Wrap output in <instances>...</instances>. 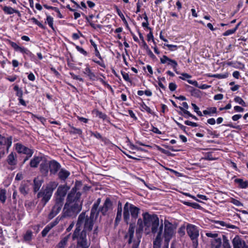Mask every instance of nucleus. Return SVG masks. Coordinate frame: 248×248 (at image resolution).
<instances>
[{"mask_svg":"<svg viewBox=\"0 0 248 248\" xmlns=\"http://www.w3.org/2000/svg\"><path fill=\"white\" fill-rule=\"evenodd\" d=\"M142 216L145 227V231L147 234H149L150 232L155 234L159 231L160 225L159 218L156 215L145 213L142 214Z\"/></svg>","mask_w":248,"mask_h":248,"instance_id":"nucleus-1","label":"nucleus"},{"mask_svg":"<svg viewBox=\"0 0 248 248\" xmlns=\"http://www.w3.org/2000/svg\"><path fill=\"white\" fill-rule=\"evenodd\" d=\"M58 183L56 181H50L46 185L45 188H42L37 193V198L40 199V203L43 207L45 206L46 203L50 200L54 190L58 186Z\"/></svg>","mask_w":248,"mask_h":248,"instance_id":"nucleus-2","label":"nucleus"},{"mask_svg":"<svg viewBox=\"0 0 248 248\" xmlns=\"http://www.w3.org/2000/svg\"><path fill=\"white\" fill-rule=\"evenodd\" d=\"M94 222L86 215V212L81 213L78 218L76 223V229L74 232V237L76 236L77 233L80 232L81 229L83 228L82 231L85 232L91 231L93 229Z\"/></svg>","mask_w":248,"mask_h":248,"instance_id":"nucleus-3","label":"nucleus"},{"mask_svg":"<svg viewBox=\"0 0 248 248\" xmlns=\"http://www.w3.org/2000/svg\"><path fill=\"white\" fill-rule=\"evenodd\" d=\"M140 209L135 205L126 202L124 207V222L128 224L130 220L131 215L132 221L134 222L139 216Z\"/></svg>","mask_w":248,"mask_h":248,"instance_id":"nucleus-4","label":"nucleus"},{"mask_svg":"<svg viewBox=\"0 0 248 248\" xmlns=\"http://www.w3.org/2000/svg\"><path fill=\"white\" fill-rule=\"evenodd\" d=\"M82 206L65 202L62 211V217H75L81 211Z\"/></svg>","mask_w":248,"mask_h":248,"instance_id":"nucleus-5","label":"nucleus"},{"mask_svg":"<svg viewBox=\"0 0 248 248\" xmlns=\"http://www.w3.org/2000/svg\"><path fill=\"white\" fill-rule=\"evenodd\" d=\"M81 194L79 191H77L76 186L72 188L70 192L68 194L66 202L78 205L82 207V200H81Z\"/></svg>","mask_w":248,"mask_h":248,"instance_id":"nucleus-6","label":"nucleus"},{"mask_svg":"<svg viewBox=\"0 0 248 248\" xmlns=\"http://www.w3.org/2000/svg\"><path fill=\"white\" fill-rule=\"evenodd\" d=\"M186 232L192 241L193 248H197L198 246V237L199 236V230L198 228L191 224H187Z\"/></svg>","mask_w":248,"mask_h":248,"instance_id":"nucleus-7","label":"nucleus"},{"mask_svg":"<svg viewBox=\"0 0 248 248\" xmlns=\"http://www.w3.org/2000/svg\"><path fill=\"white\" fill-rule=\"evenodd\" d=\"M74 233L72 235V239L73 240H77V247L81 248H88L90 246V241L87 239V232L82 231L78 232L76 234V236L74 237Z\"/></svg>","mask_w":248,"mask_h":248,"instance_id":"nucleus-8","label":"nucleus"},{"mask_svg":"<svg viewBox=\"0 0 248 248\" xmlns=\"http://www.w3.org/2000/svg\"><path fill=\"white\" fill-rule=\"evenodd\" d=\"M175 227L168 220H165L164 221V243L169 245L170 239L175 234Z\"/></svg>","mask_w":248,"mask_h":248,"instance_id":"nucleus-9","label":"nucleus"},{"mask_svg":"<svg viewBox=\"0 0 248 248\" xmlns=\"http://www.w3.org/2000/svg\"><path fill=\"white\" fill-rule=\"evenodd\" d=\"M222 237V244L220 238H216V239H211L210 241L211 248H231L227 237L224 235H223Z\"/></svg>","mask_w":248,"mask_h":248,"instance_id":"nucleus-10","label":"nucleus"},{"mask_svg":"<svg viewBox=\"0 0 248 248\" xmlns=\"http://www.w3.org/2000/svg\"><path fill=\"white\" fill-rule=\"evenodd\" d=\"M69 189V186L66 185L59 186L55 193L54 200L64 202L65 196Z\"/></svg>","mask_w":248,"mask_h":248,"instance_id":"nucleus-11","label":"nucleus"},{"mask_svg":"<svg viewBox=\"0 0 248 248\" xmlns=\"http://www.w3.org/2000/svg\"><path fill=\"white\" fill-rule=\"evenodd\" d=\"M64 202L54 200V204L48 215V218L50 220L57 215L63 206Z\"/></svg>","mask_w":248,"mask_h":248,"instance_id":"nucleus-12","label":"nucleus"},{"mask_svg":"<svg viewBox=\"0 0 248 248\" xmlns=\"http://www.w3.org/2000/svg\"><path fill=\"white\" fill-rule=\"evenodd\" d=\"M6 162L10 166L8 169L13 170L16 169L17 164V155L16 153L11 152L7 156Z\"/></svg>","mask_w":248,"mask_h":248,"instance_id":"nucleus-13","label":"nucleus"},{"mask_svg":"<svg viewBox=\"0 0 248 248\" xmlns=\"http://www.w3.org/2000/svg\"><path fill=\"white\" fill-rule=\"evenodd\" d=\"M160 62L162 64L167 63L168 65H170L172 67L176 74H179V72L177 70L178 63L175 60L171 59L166 55H163L160 58Z\"/></svg>","mask_w":248,"mask_h":248,"instance_id":"nucleus-14","label":"nucleus"},{"mask_svg":"<svg viewBox=\"0 0 248 248\" xmlns=\"http://www.w3.org/2000/svg\"><path fill=\"white\" fill-rule=\"evenodd\" d=\"M12 143V138L11 137L6 138L0 134V149L6 147V153L9 152V149Z\"/></svg>","mask_w":248,"mask_h":248,"instance_id":"nucleus-15","label":"nucleus"},{"mask_svg":"<svg viewBox=\"0 0 248 248\" xmlns=\"http://www.w3.org/2000/svg\"><path fill=\"white\" fill-rule=\"evenodd\" d=\"M16 150L18 153L26 154L29 157H31L33 154L32 150L19 143L16 144Z\"/></svg>","mask_w":248,"mask_h":248,"instance_id":"nucleus-16","label":"nucleus"},{"mask_svg":"<svg viewBox=\"0 0 248 248\" xmlns=\"http://www.w3.org/2000/svg\"><path fill=\"white\" fill-rule=\"evenodd\" d=\"M163 224L161 223L159 227V231L158 232L156 237L153 242V248H160L162 238L161 235L163 231Z\"/></svg>","mask_w":248,"mask_h":248,"instance_id":"nucleus-17","label":"nucleus"},{"mask_svg":"<svg viewBox=\"0 0 248 248\" xmlns=\"http://www.w3.org/2000/svg\"><path fill=\"white\" fill-rule=\"evenodd\" d=\"M61 165L56 161L53 160L49 161V170L50 174H55L60 169Z\"/></svg>","mask_w":248,"mask_h":248,"instance_id":"nucleus-18","label":"nucleus"},{"mask_svg":"<svg viewBox=\"0 0 248 248\" xmlns=\"http://www.w3.org/2000/svg\"><path fill=\"white\" fill-rule=\"evenodd\" d=\"M112 202L109 198H107L102 207L100 209V212L103 215H105L108 211L111 209Z\"/></svg>","mask_w":248,"mask_h":248,"instance_id":"nucleus-19","label":"nucleus"},{"mask_svg":"<svg viewBox=\"0 0 248 248\" xmlns=\"http://www.w3.org/2000/svg\"><path fill=\"white\" fill-rule=\"evenodd\" d=\"M40 170L43 175H47L49 171V161L46 159L42 160L40 164Z\"/></svg>","mask_w":248,"mask_h":248,"instance_id":"nucleus-20","label":"nucleus"},{"mask_svg":"<svg viewBox=\"0 0 248 248\" xmlns=\"http://www.w3.org/2000/svg\"><path fill=\"white\" fill-rule=\"evenodd\" d=\"M213 222L216 225V227L217 228H223L224 227H226L227 228L230 229H236V226L231 225L229 223H227L226 222L221 220H214Z\"/></svg>","mask_w":248,"mask_h":248,"instance_id":"nucleus-21","label":"nucleus"},{"mask_svg":"<svg viewBox=\"0 0 248 248\" xmlns=\"http://www.w3.org/2000/svg\"><path fill=\"white\" fill-rule=\"evenodd\" d=\"M44 181L39 177H35L33 180V191L37 192L40 188Z\"/></svg>","mask_w":248,"mask_h":248,"instance_id":"nucleus-22","label":"nucleus"},{"mask_svg":"<svg viewBox=\"0 0 248 248\" xmlns=\"http://www.w3.org/2000/svg\"><path fill=\"white\" fill-rule=\"evenodd\" d=\"M245 242L241 240L238 236H235L232 240L233 248H241Z\"/></svg>","mask_w":248,"mask_h":248,"instance_id":"nucleus-23","label":"nucleus"},{"mask_svg":"<svg viewBox=\"0 0 248 248\" xmlns=\"http://www.w3.org/2000/svg\"><path fill=\"white\" fill-rule=\"evenodd\" d=\"M100 209L98 210V207L93 205L91 211L90 218L94 222L98 216Z\"/></svg>","mask_w":248,"mask_h":248,"instance_id":"nucleus-24","label":"nucleus"},{"mask_svg":"<svg viewBox=\"0 0 248 248\" xmlns=\"http://www.w3.org/2000/svg\"><path fill=\"white\" fill-rule=\"evenodd\" d=\"M43 160V157L42 156H34V157L31 159L30 165L32 168H37L38 164Z\"/></svg>","mask_w":248,"mask_h":248,"instance_id":"nucleus-25","label":"nucleus"},{"mask_svg":"<svg viewBox=\"0 0 248 248\" xmlns=\"http://www.w3.org/2000/svg\"><path fill=\"white\" fill-rule=\"evenodd\" d=\"M2 10L5 14L8 15H11L13 13H16L19 16H21L20 12L18 10H16L11 7L5 6L2 8Z\"/></svg>","mask_w":248,"mask_h":248,"instance_id":"nucleus-26","label":"nucleus"},{"mask_svg":"<svg viewBox=\"0 0 248 248\" xmlns=\"http://www.w3.org/2000/svg\"><path fill=\"white\" fill-rule=\"evenodd\" d=\"M70 172L68 170L62 169L58 173V176L62 181H65L70 175Z\"/></svg>","mask_w":248,"mask_h":248,"instance_id":"nucleus-27","label":"nucleus"},{"mask_svg":"<svg viewBox=\"0 0 248 248\" xmlns=\"http://www.w3.org/2000/svg\"><path fill=\"white\" fill-rule=\"evenodd\" d=\"M135 231V225L133 223H130L129 225V227L128 231L127 234L125 235L126 237L127 235L129 236V238L128 240V243L130 244L132 241V239L134 236V233Z\"/></svg>","mask_w":248,"mask_h":248,"instance_id":"nucleus-28","label":"nucleus"},{"mask_svg":"<svg viewBox=\"0 0 248 248\" xmlns=\"http://www.w3.org/2000/svg\"><path fill=\"white\" fill-rule=\"evenodd\" d=\"M19 190L21 194L24 196L27 195L29 192L28 185L27 183H22L19 186Z\"/></svg>","mask_w":248,"mask_h":248,"instance_id":"nucleus-29","label":"nucleus"},{"mask_svg":"<svg viewBox=\"0 0 248 248\" xmlns=\"http://www.w3.org/2000/svg\"><path fill=\"white\" fill-rule=\"evenodd\" d=\"M70 234H68L64 237L60 242L57 244L56 247L57 248H63L66 245L67 242L69 240Z\"/></svg>","mask_w":248,"mask_h":248,"instance_id":"nucleus-30","label":"nucleus"},{"mask_svg":"<svg viewBox=\"0 0 248 248\" xmlns=\"http://www.w3.org/2000/svg\"><path fill=\"white\" fill-rule=\"evenodd\" d=\"M234 182L239 184V186L241 188H246L248 187V181H244L242 179L237 178L234 180Z\"/></svg>","mask_w":248,"mask_h":248,"instance_id":"nucleus-31","label":"nucleus"},{"mask_svg":"<svg viewBox=\"0 0 248 248\" xmlns=\"http://www.w3.org/2000/svg\"><path fill=\"white\" fill-rule=\"evenodd\" d=\"M122 208L121 204L120 203L118 204V207L117 209V215L115 218V223H118L122 218Z\"/></svg>","mask_w":248,"mask_h":248,"instance_id":"nucleus-32","label":"nucleus"},{"mask_svg":"<svg viewBox=\"0 0 248 248\" xmlns=\"http://www.w3.org/2000/svg\"><path fill=\"white\" fill-rule=\"evenodd\" d=\"M217 113V108L216 107H210L207 108V109L203 111L204 115H211L212 114Z\"/></svg>","mask_w":248,"mask_h":248,"instance_id":"nucleus-33","label":"nucleus"},{"mask_svg":"<svg viewBox=\"0 0 248 248\" xmlns=\"http://www.w3.org/2000/svg\"><path fill=\"white\" fill-rule=\"evenodd\" d=\"M6 190L5 189H0V201L2 203H4L6 200Z\"/></svg>","mask_w":248,"mask_h":248,"instance_id":"nucleus-34","label":"nucleus"},{"mask_svg":"<svg viewBox=\"0 0 248 248\" xmlns=\"http://www.w3.org/2000/svg\"><path fill=\"white\" fill-rule=\"evenodd\" d=\"M138 225H139L138 228L136 230V233H140L143 231V225L142 223V220L141 218H139L138 220Z\"/></svg>","mask_w":248,"mask_h":248,"instance_id":"nucleus-35","label":"nucleus"},{"mask_svg":"<svg viewBox=\"0 0 248 248\" xmlns=\"http://www.w3.org/2000/svg\"><path fill=\"white\" fill-rule=\"evenodd\" d=\"M69 131L70 134L78 135H81L82 134V130L80 129L77 128L73 126H70V129Z\"/></svg>","mask_w":248,"mask_h":248,"instance_id":"nucleus-36","label":"nucleus"},{"mask_svg":"<svg viewBox=\"0 0 248 248\" xmlns=\"http://www.w3.org/2000/svg\"><path fill=\"white\" fill-rule=\"evenodd\" d=\"M179 108L182 110L183 111V113L187 115H188V116L189 117H191V118H192L193 119H194V120H198V118L193 115V114H192L191 113H190L189 111H188V110H186V109H185L184 108L182 107H179Z\"/></svg>","mask_w":248,"mask_h":248,"instance_id":"nucleus-37","label":"nucleus"},{"mask_svg":"<svg viewBox=\"0 0 248 248\" xmlns=\"http://www.w3.org/2000/svg\"><path fill=\"white\" fill-rule=\"evenodd\" d=\"M64 217H62V215L61 217L59 216L56 218V219L48 225L51 227V228H53L54 226H55L56 225L58 224L60 220L63 218Z\"/></svg>","mask_w":248,"mask_h":248,"instance_id":"nucleus-38","label":"nucleus"},{"mask_svg":"<svg viewBox=\"0 0 248 248\" xmlns=\"http://www.w3.org/2000/svg\"><path fill=\"white\" fill-rule=\"evenodd\" d=\"M9 44L11 45V46L16 50V51H18L21 52V50L23 48V47L19 46L18 45L16 44V43L10 41Z\"/></svg>","mask_w":248,"mask_h":248,"instance_id":"nucleus-39","label":"nucleus"},{"mask_svg":"<svg viewBox=\"0 0 248 248\" xmlns=\"http://www.w3.org/2000/svg\"><path fill=\"white\" fill-rule=\"evenodd\" d=\"M234 100L235 102L238 103L239 104L242 105L243 107H246V104L245 101L239 96H236Z\"/></svg>","mask_w":248,"mask_h":248,"instance_id":"nucleus-40","label":"nucleus"},{"mask_svg":"<svg viewBox=\"0 0 248 248\" xmlns=\"http://www.w3.org/2000/svg\"><path fill=\"white\" fill-rule=\"evenodd\" d=\"M140 106L141 107L142 110L144 109L150 114H153L154 113L151 109L148 107L144 102H142Z\"/></svg>","mask_w":248,"mask_h":248,"instance_id":"nucleus-41","label":"nucleus"},{"mask_svg":"<svg viewBox=\"0 0 248 248\" xmlns=\"http://www.w3.org/2000/svg\"><path fill=\"white\" fill-rule=\"evenodd\" d=\"M20 52L26 54L30 58H32L34 56V55L29 49L24 47H23V48Z\"/></svg>","mask_w":248,"mask_h":248,"instance_id":"nucleus-42","label":"nucleus"},{"mask_svg":"<svg viewBox=\"0 0 248 248\" xmlns=\"http://www.w3.org/2000/svg\"><path fill=\"white\" fill-rule=\"evenodd\" d=\"M84 73L88 76V77L91 78H93L95 77L94 74L92 72L90 69L87 67L85 69Z\"/></svg>","mask_w":248,"mask_h":248,"instance_id":"nucleus-43","label":"nucleus"},{"mask_svg":"<svg viewBox=\"0 0 248 248\" xmlns=\"http://www.w3.org/2000/svg\"><path fill=\"white\" fill-rule=\"evenodd\" d=\"M51 229V227L47 225L42 231V236L43 237H45Z\"/></svg>","mask_w":248,"mask_h":248,"instance_id":"nucleus-44","label":"nucleus"},{"mask_svg":"<svg viewBox=\"0 0 248 248\" xmlns=\"http://www.w3.org/2000/svg\"><path fill=\"white\" fill-rule=\"evenodd\" d=\"M46 22L48 24L49 26L52 29L54 30L53 27V18L50 16H47L46 17Z\"/></svg>","mask_w":248,"mask_h":248,"instance_id":"nucleus-45","label":"nucleus"},{"mask_svg":"<svg viewBox=\"0 0 248 248\" xmlns=\"http://www.w3.org/2000/svg\"><path fill=\"white\" fill-rule=\"evenodd\" d=\"M206 236L212 238V239H216V238H219L218 237V233L212 232H207L205 233Z\"/></svg>","mask_w":248,"mask_h":248,"instance_id":"nucleus-46","label":"nucleus"},{"mask_svg":"<svg viewBox=\"0 0 248 248\" xmlns=\"http://www.w3.org/2000/svg\"><path fill=\"white\" fill-rule=\"evenodd\" d=\"M32 232L31 231H27L24 236L25 241H30L31 239Z\"/></svg>","mask_w":248,"mask_h":248,"instance_id":"nucleus-47","label":"nucleus"},{"mask_svg":"<svg viewBox=\"0 0 248 248\" xmlns=\"http://www.w3.org/2000/svg\"><path fill=\"white\" fill-rule=\"evenodd\" d=\"M192 106L193 107V108L194 109V110L195 112H196V113L200 116H202V113L201 111L199 110V108L194 103L191 104Z\"/></svg>","mask_w":248,"mask_h":248,"instance_id":"nucleus-48","label":"nucleus"},{"mask_svg":"<svg viewBox=\"0 0 248 248\" xmlns=\"http://www.w3.org/2000/svg\"><path fill=\"white\" fill-rule=\"evenodd\" d=\"M96 115L103 120H105L107 118V115L105 113L98 110L96 111Z\"/></svg>","mask_w":248,"mask_h":248,"instance_id":"nucleus-49","label":"nucleus"},{"mask_svg":"<svg viewBox=\"0 0 248 248\" xmlns=\"http://www.w3.org/2000/svg\"><path fill=\"white\" fill-rule=\"evenodd\" d=\"M31 20L36 25H37L40 28L44 29L45 28L44 26L39 21H38L35 18L32 17Z\"/></svg>","mask_w":248,"mask_h":248,"instance_id":"nucleus-50","label":"nucleus"},{"mask_svg":"<svg viewBox=\"0 0 248 248\" xmlns=\"http://www.w3.org/2000/svg\"><path fill=\"white\" fill-rule=\"evenodd\" d=\"M122 75L123 78L125 81H126L127 82H131L128 73L124 72H122Z\"/></svg>","mask_w":248,"mask_h":248,"instance_id":"nucleus-51","label":"nucleus"},{"mask_svg":"<svg viewBox=\"0 0 248 248\" xmlns=\"http://www.w3.org/2000/svg\"><path fill=\"white\" fill-rule=\"evenodd\" d=\"M231 202L237 206H242L243 204L238 200L232 198Z\"/></svg>","mask_w":248,"mask_h":248,"instance_id":"nucleus-52","label":"nucleus"},{"mask_svg":"<svg viewBox=\"0 0 248 248\" xmlns=\"http://www.w3.org/2000/svg\"><path fill=\"white\" fill-rule=\"evenodd\" d=\"M76 47V49H77V50L78 51H79L80 53H81L84 56L87 55L88 53H87V51H86L83 48L80 47L78 46H77Z\"/></svg>","mask_w":248,"mask_h":248,"instance_id":"nucleus-53","label":"nucleus"},{"mask_svg":"<svg viewBox=\"0 0 248 248\" xmlns=\"http://www.w3.org/2000/svg\"><path fill=\"white\" fill-rule=\"evenodd\" d=\"M185 124L186 125H190L192 127H197L198 126V124L194 123V122H192L188 121V120L185 121Z\"/></svg>","mask_w":248,"mask_h":248,"instance_id":"nucleus-54","label":"nucleus"},{"mask_svg":"<svg viewBox=\"0 0 248 248\" xmlns=\"http://www.w3.org/2000/svg\"><path fill=\"white\" fill-rule=\"evenodd\" d=\"M174 122L175 123L178 125V126L186 133H187L186 129L187 128L186 126L183 125V124L179 123L178 122H177L176 120H174Z\"/></svg>","mask_w":248,"mask_h":248,"instance_id":"nucleus-55","label":"nucleus"},{"mask_svg":"<svg viewBox=\"0 0 248 248\" xmlns=\"http://www.w3.org/2000/svg\"><path fill=\"white\" fill-rule=\"evenodd\" d=\"M117 14L121 18V19H122V20L125 22L126 23V19L124 16V15H123V14L122 13V12L121 11V10L117 8Z\"/></svg>","mask_w":248,"mask_h":248,"instance_id":"nucleus-56","label":"nucleus"},{"mask_svg":"<svg viewBox=\"0 0 248 248\" xmlns=\"http://www.w3.org/2000/svg\"><path fill=\"white\" fill-rule=\"evenodd\" d=\"M169 89L171 91H174L176 90L177 88V85L175 83L171 82L170 83L169 86Z\"/></svg>","mask_w":248,"mask_h":248,"instance_id":"nucleus-57","label":"nucleus"},{"mask_svg":"<svg viewBox=\"0 0 248 248\" xmlns=\"http://www.w3.org/2000/svg\"><path fill=\"white\" fill-rule=\"evenodd\" d=\"M204 159L206 160H215V158L213 157L211 153H208L205 156Z\"/></svg>","mask_w":248,"mask_h":248,"instance_id":"nucleus-58","label":"nucleus"},{"mask_svg":"<svg viewBox=\"0 0 248 248\" xmlns=\"http://www.w3.org/2000/svg\"><path fill=\"white\" fill-rule=\"evenodd\" d=\"M235 32V31L232 29L227 30V31H226L225 32L223 33V35L224 36H228V35H230L231 34L234 33Z\"/></svg>","mask_w":248,"mask_h":248,"instance_id":"nucleus-59","label":"nucleus"},{"mask_svg":"<svg viewBox=\"0 0 248 248\" xmlns=\"http://www.w3.org/2000/svg\"><path fill=\"white\" fill-rule=\"evenodd\" d=\"M181 75L183 77H179V78L182 80H185L186 78H189L191 77V76L190 75L187 73H182L181 74Z\"/></svg>","mask_w":248,"mask_h":248,"instance_id":"nucleus-60","label":"nucleus"},{"mask_svg":"<svg viewBox=\"0 0 248 248\" xmlns=\"http://www.w3.org/2000/svg\"><path fill=\"white\" fill-rule=\"evenodd\" d=\"M44 6L45 8L47 9H53L55 10L56 12L59 13V10L57 7L48 6L46 4L44 5Z\"/></svg>","mask_w":248,"mask_h":248,"instance_id":"nucleus-61","label":"nucleus"},{"mask_svg":"<svg viewBox=\"0 0 248 248\" xmlns=\"http://www.w3.org/2000/svg\"><path fill=\"white\" fill-rule=\"evenodd\" d=\"M223 95L221 93L217 94L214 97V99L216 100H220L223 99Z\"/></svg>","mask_w":248,"mask_h":248,"instance_id":"nucleus-62","label":"nucleus"},{"mask_svg":"<svg viewBox=\"0 0 248 248\" xmlns=\"http://www.w3.org/2000/svg\"><path fill=\"white\" fill-rule=\"evenodd\" d=\"M187 81L188 83L192 84L196 87H198V83L197 81L188 79Z\"/></svg>","mask_w":248,"mask_h":248,"instance_id":"nucleus-63","label":"nucleus"},{"mask_svg":"<svg viewBox=\"0 0 248 248\" xmlns=\"http://www.w3.org/2000/svg\"><path fill=\"white\" fill-rule=\"evenodd\" d=\"M234 109L236 112H243L244 109L241 107L236 106L234 107Z\"/></svg>","mask_w":248,"mask_h":248,"instance_id":"nucleus-64","label":"nucleus"}]
</instances>
